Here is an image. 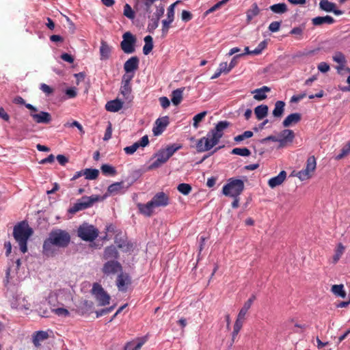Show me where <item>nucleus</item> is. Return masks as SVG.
Here are the masks:
<instances>
[{"label": "nucleus", "instance_id": "1", "mask_svg": "<svg viewBox=\"0 0 350 350\" xmlns=\"http://www.w3.org/2000/svg\"><path fill=\"white\" fill-rule=\"evenodd\" d=\"M70 235L66 230L55 229L50 232L43 243L42 252L46 256H54L57 254L56 247L65 248L70 242Z\"/></svg>", "mask_w": 350, "mask_h": 350}, {"label": "nucleus", "instance_id": "2", "mask_svg": "<svg viewBox=\"0 0 350 350\" xmlns=\"http://www.w3.org/2000/svg\"><path fill=\"white\" fill-rule=\"evenodd\" d=\"M230 123L226 120L219 122L215 127L211 129L206 137L200 138L197 144L196 148L200 152L210 150L216 146L224 135V131L230 126Z\"/></svg>", "mask_w": 350, "mask_h": 350}, {"label": "nucleus", "instance_id": "3", "mask_svg": "<svg viewBox=\"0 0 350 350\" xmlns=\"http://www.w3.org/2000/svg\"><path fill=\"white\" fill-rule=\"evenodd\" d=\"M170 204L169 196L161 191L157 193L152 200L146 204H138L137 206L140 213L146 217L153 214L154 209L157 207H165Z\"/></svg>", "mask_w": 350, "mask_h": 350}, {"label": "nucleus", "instance_id": "4", "mask_svg": "<svg viewBox=\"0 0 350 350\" xmlns=\"http://www.w3.org/2000/svg\"><path fill=\"white\" fill-rule=\"evenodd\" d=\"M33 234V230L29 227L28 223L23 221L14 226L13 236L18 243L21 251L25 254L27 252V241Z\"/></svg>", "mask_w": 350, "mask_h": 350}, {"label": "nucleus", "instance_id": "5", "mask_svg": "<svg viewBox=\"0 0 350 350\" xmlns=\"http://www.w3.org/2000/svg\"><path fill=\"white\" fill-rule=\"evenodd\" d=\"M182 148L181 145L173 144L166 148L160 150L155 155L157 159L150 165V168H157L166 163L168 159L178 150Z\"/></svg>", "mask_w": 350, "mask_h": 350}, {"label": "nucleus", "instance_id": "6", "mask_svg": "<svg viewBox=\"0 0 350 350\" xmlns=\"http://www.w3.org/2000/svg\"><path fill=\"white\" fill-rule=\"evenodd\" d=\"M244 189V182L238 178H230L223 187L222 193L226 196L239 197Z\"/></svg>", "mask_w": 350, "mask_h": 350}, {"label": "nucleus", "instance_id": "7", "mask_svg": "<svg viewBox=\"0 0 350 350\" xmlns=\"http://www.w3.org/2000/svg\"><path fill=\"white\" fill-rule=\"evenodd\" d=\"M98 230L93 225L83 223L77 230V235L85 241H93L98 236Z\"/></svg>", "mask_w": 350, "mask_h": 350}, {"label": "nucleus", "instance_id": "8", "mask_svg": "<svg viewBox=\"0 0 350 350\" xmlns=\"http://www.w3.org/2000/svg\"><path fill=\"white\" fill-rule=\"evenodd\" d=\"M98 196H83L79 199L77 202L68 209V213L75 214L77 212L85 210L93 205V204L98 200Z\"/></svg>", "mask_w": 350, "mask_h": 350}, {"label": "nucleus", "instance_id": "9", "mask_svg": "<svg viewBox=\"0 0 350 350\" xmlns=\"http://www.w3.org/2000/svg\"><path fill=\"white\" fill-rule=\"evenodd\" d=\"M92 293L98 301V306H105L109 304L111 297L100 284L94 283L92 288Z\"/></svg>", "mask_w": 350, "mask_h": 350}, {"label": "nucleus", "instance_id": "10", "mask_svg": "<svg viewBox=\"0 0 350 350\" xmlns=\"http://www.w3.org/2000/svg\"><path fill=\"white\" fill-rule=\"evenodd\" d=\"M317 167V161L314 156L309 157L306 161L305 169L298 172L297 176L301 180L310 178L314 172Z\"/></svg>", "mask_w": 350, "mask_h": 350}, {"label": "nucleus", "instance_id": "11", "mask_svg": "<svg viewBox=\"0 0 350 350\" xmlns=\"http://www.w3.org/2000/svg\"><path fill=\"white\" fill-rule=\"evenodd\" d=\"M137 39L130 31L125 32L122 36V41L120 43L121 49L126 54H131L135 51Z\"/></svg>", "mask_w": 350, "mask_h": 350}, {"label": "nucleus", "instance_id": "12", "mask_svg": "<svg viewBox=\"0 0 350 350\" xmlns=\"http://www.w3.org/2000/svg\"><path fill=\"white\" fill-rule=\"evenodd\" d=\"M133 75H129L128 74L124 75L120 90L123 98L129 101L131 100L133 98L131 95L132 88L131 85V81L133 79Z\"/></svg>", "mask_w": 350, "mask_h": 350}, {"label": "nucleus", "instance_id": "13", "mask_svg": "<svg viewBox=\"0 0 350 350\" xmlns=\"http://www.w3.org/2000/svg\"><path fill=\"white\" fill-rule=\"evenodd\" d=\"M36 112L32 111L30 112V116L36 123L47 124L52 121V116L49 112L43 111H40L39 113Z\"/></svg>", "mask_w": 350, "mask_h": 350}, {"label": "nucleus", "instance_id": "14", "mask_svg": "<svg viewBox=\"0 0 350 350\" xmlns=\"http://www.w3.org/2000/svg\"><path fill=\"white\" fill-rule=\"evenodd\" d=\"M11 306L20 311H26L30 309L31 304L25 297L17 296L12 300Z\"/></svg>", "mask_w": 350, "mask_h": 350}, {"label": "nucleus", "instance_id": "15", "mask_svg": "<svg viewBox=\"0 0 350 350\" xmlns=\"http://www.w3.org/2000/svg\"><path fill=\"white\" fill-rule=\"evenodd\" d=\"M102 271L106 275L115 274L122 271V265L117 260H109L104 264Z\"/></svg>", "mask_w": 350, "mask_h": 350}, {"label": "nucleus", "instance_id": "16", "mask_svg": "<svg viewBox=\"0 0 350 350\" xmlns=\"http://www.w3.org/2000/svg\"><path fill=\"white\" fill-rule=\"evenodd\" d=\"M169 123L168 116H163L157 119L152 129L154 135H160L165 131Z\"/></svg>", "mask_w": 350, "mask_h": 350}, {"label": "nucleus", "instance_id": "17", "mask_svg": "<svg viewBox=\"0 0 350 350\" xmlns=\"http://www.w3.org/2000/svg\"><path fill=\"white\" fill-rule=\"evenodd\" d=\"M332 59L334 62L338 64L335 68L336 69L338 74L341 75L342 71L345 68V66L347 65V60L345 55L340 51H337L332 56Z\"/></svg>", "mask_w": 350, "mask_h": 350}, {"label": "nucleus", "instance_id": "18", "mask_svg": "<svg viewBox=\"0 0 350 350\" xmlns=\"http://www.w3.org/2000/svg\"><path fill=\"white\" fill-rule=\"evenodd\" d=\"M295 138L294 132L290 129L283 130L279 137L280 146L283 147L287 142H292Z\"/></svg>", "mask_w": 350, "mask_h": 350}, {"label": "nucleus", "instance_id": "19", "mask_svg": "<svg viewBox=\"0 0 350 350\" xmlns=\"http://www.w3.org/2000/svg\"><path fill=\"white\" fill-rule=\"evenodd\" d=\"M139 59L137 56H133L126 60L124 64V69L126 73L133 72L138 69Z\"/></svg>", "mask_w": 350, "mask_h": 350}, {"label": "nucleus", "instance_id": "20", "mask_svg": "<svg viewBox=\"0 0 350 350\" xmlns=\"http://www.w3.org/2000/svg\"><path fill=\"white\" fill-rule=\"evenodd\" d=\"M116 282L119 291H126L131 280L128 274L122 273L118 275Z\"/></svg>", "mask_w": 350, "mask_h": 350}, {"label": "nucleus", "instance_id": "21", "mask_svg": "<svg viewBox=\"0 0 350 350\" xmlns=\"http://www.w3.org/2000/svg\"><path fill=\"white\" fill-rule=\"evenodd\" d=\"M123 101L116 98L108 101L105 105V109L110 112H118L123 107Z\"/></svg>", "mask_w": 350, "mask_h": 350}, {"label": "nucleus", "instance_id": "22", "mask_svg": "<svg viewBox=\"0 0 350 350\" xmlns=\"http://www.w3.org/2000/svg\"><path fill=\"white\" fill-rule=\"evenodd\" d=\"M286 178V172L284 170L281 171L279 174L270 178L268 181V185L271 188H275L280 185Z\"/></svg>", "mask_w": 350, "mask_h": 350}, {"label": "nucleus", "instance_id": "23", "mask_svg": "<svg viewBox=\"0 0 350 350\" xmlns=\"http://www.w3.org/2000/svg\"><path fill=\"white\" fill-rule=\"evenodd\" d=\"M146 342V338H138L136 340L129 342L125 345V350H140Z\"/></svg>", "mask_w": 350, "mask_h": 350}, {"label": "nucleus", "instance_id": "24", "mask_svg": "<svg viewBox=\"0 0 350 350\" xmlns=\"http://www.w3.org/2000/svg\"><path fill=\"white\" fill-rule=\"evenodd\" d=\"M335 23V20L330 16H317L312 19V23L314 26H320L323 24L332 25Z\"/></svg>", "mask_w": 350, "mask_h": 350}, {"label": "nucleus", "instance_id": "25", "mask_svg": "<svg viewBox=\"0 0 350 350\" xmlns=\"http://www.w3.org/2000/svg\"><path fill=\"white\" fill-rule=\"evenodd\" d=\"M271 91L270 88L267 86H262L260 88L256 89L252 92V94H254V98L256 100H262L267 98V92H269Z\"/></svg>", "mask_w": 350, "mask_h": 350}, {"label": "nucleus", "instance_id": "26", "mask_svg": "<svg viewBox=\"0 0 350 350\" xmlns=\"http://www.w3.org/2000/svg\"><path fill=\"white\" fill-rule=\"evenodd\" d=\"M301 119V116L299 113H294L288 115L283 121L284 127H288L293 124H297Z\"/></svg>", "mask_w": 350, "mask_h": 350}, {"label": "nucleus", "instance_id": "27", "mask_svg": "<svg viewBox=\"0 0 350 350\" xmlns=\"http://www.w3.org/2000/svg\"><path fill=\"white\" fill-rule=\"evenodd\" d=\"M118 252L116 247L114 245H110L105 249L103 253V258L105 260L108 259H117L118 258Z\"/></svg>", "mask_w": 350, "mask_h": 350}, {"label": "nucleus", "instance_id": "28", "mask_svg": "<svg viewBox=\"0 0 350 350\" xmlns=\"http://www.w3.org/2000/svg\"><path fill=\"white\" fill-rule=\"evenodd\" d=\"M124 182H117L108 187L107 192L111 195H116L121 192H124Z\"/></svg>", "mask_w": 350, "mask_h": 350}, {"label": "nucleus", "instance_id": "29", "mask_svg": "<svg viewBox=\"0 0 350 350\" xmlns=\"http://www.w3.org/2000/svg\"><path fill=\"white\" fill-rule=\"evenodd\" d=\"M285 103L282 100H278L275 103V107L273 110V116L275 118H280L284 111Z\"/></svg>", "mask_w": 350, "mask_h": 350}, {"label": "nucleus", "instance_id": "30", "mask_svg": "<svg viewBox=\"0 0 350 350\" xmlns=\"http://www.w3.org/2000/svg\"><path fill=\"white\" fill-rule=\"evenodd\" d=\"M269 108L266 105H260L254 109V113L258 120H262L267 116Z\"/></svg>", "mask_w": 350, "mask_h": 350}, {"label": "nucleus", "instance_id": "31", "mask_svg": "<svg viewBox=\"0 0 350 350\" xmlns=\"http://www.w3.org/2000/svg\"><path fill=\"white\" fill-rule=\"evenodd\" d=\"M269 10L275 14H282L288 11V8L286 3H280L269 6Z\"/></svg>", "mask_w": 350, "mask_h": 350}, {"label": "nucleus", "instance_id": "32", "mask_svg": "<svg viewBox=\"0 0 350 350\" xmlns=\"http://www.w3.org/2000/svg\"><path fill=\"white\" fill-rule=\"evenodd\" d=\"M100 53L101 59H107L110 56L111 48L108 45V44L105 41L101 42V45L100 47Z\"/></svg>", "mask_w": 350, "mask_h": 350}, {"label": "nucleus", "instance_id": "33", "mask_svg": "<svg viewBox=\"0 0 350 350\" xmlns=\"http://www.w3.org/2000/svg\"><path fill=\"white\" fill-rule=\"evenodd\" d=\"M48 337V333L44 331L37 332L33 336V342L36 347H39L40 345V342L46 340Z\"/></svg>", "mask_w": 350, "mask_h": 350}, {"label": "nucleus", "instance_id": "34", "mask_svg": "<svg viewBox=\"0 0 350 350\" xmlns=\"http://www.w3.org/2000/svg\"><path fill=\"white\" fill-rule=\"evenodd\" d=\"M183 89L178 88L174 90L172 93V102L174 105H178L183 100Z\"/></svg>", "mask_w": 350, "mask_h": 350}, {"label": "nucleus", "instance_id": "35", "mask_svg": "<svg viewBox=\"0 0 350 350\" xmlns=\"http://www.w3.org/2000/svg\"><path fill=\"white\" fill-rule=\"evenodd\" d=\"M145 45L143 47L144 55H148L153 49L152 38L150 36H146L144 38Z\"/></svg>", "mask_w": 350, "mask_h": 350}, {"label": "nucleus", "instance_id": "36", "mask_svg": "<svg viewBox=\"0 0 350 350\" xmlns=\"http://www.w3.org/2000/svg\"><path fill=\"white\" fill-rule=\"evenodd\" d=\"M336 7V4L329 1L328 0H321L319 3V8L325 12H331L334 8Z\"/></svg>", "mask_w": 350, "mask_h": 350}, {"label": "nucleus", "instance_id": "37", "mask_svg": "<svg viewBox=\"0 0 350 350\" xmlns=\"http://www.w3.org/2000/svg\"><path fill=\"white\" fill-rule=\"evenodd\" d=\"M345 246L341 243L337 245L336 249L335 250V254L332 258V262L334 264L337 263L338 261L340 260V258H341L342 255L345 252Z\"/></svg>", "mask_w": 350, "mask_h": 350}, {"label": "nucleus", "instance_id": "38", "mask_svg": "<svg viewBox=\"0 0 350 350\" xmlns=\"http://www.w3.org/2000/svg\"><path fill=\"white\" fill-rule=\"evenodd\" d=\"M260 12V10L256 3H253L251 8L247 12V23H250L254 17L257 16Z\"/></svg>", "mask_w": 350, "mask_h": 350}, {"label": "nucleus", "instance_id": "39", "mask_svg": "<svg viewBox=\"0 0 350 350\" xmlns=\"http://www.w3.org/2000/svg\"><path fill=\"white\" fill-rule=\"evenodd\" d=\"M98 174L99 172L96 169L88 168L83 170V176L88 180H95L98 176Z\"/></svg>", "mask_w": 350, "mask_h": 350}, {"label": "nucleus", "instance_id": "40", "mask_svg": "<svg viewBox=\"0 0 350 350\" xmlns=\"http://www.w3.org/2000/svg\"><path fill=\"white\" fill-rule=\"evenodd\" d=\"M13 103L18 105H25V107L32 111H38V109L31 104L25 103V100L20 96H16L13 99Z\"/></svg>", "mask_w": 350, "mask_h": 350}, {"label": "nucleus", "instance_id": "41", "mask_svg": "<svg viewBox=\"0 0 350 350\" xmlns=\"http://www.w3.org/2000/svg\"><path fill=\"white\" fill-rule=\"evenodd\" d=\"M332 291L334 295L339 296L342 298H345L346 297V292L344 290V286L342 284L333 285L332 286Z\"/></svg>", "mask_w": 350, "mask_h": 350}, {"label": "nucleus", "instance_id": "42", "mask_svg": "<svg viewBox=\"0 0 350 350\" xmlns=\"http://www.w3.org/2000/svg\"><path fill=\"white\" fill-rule=\"evenodd\" d=\"M117 243L118 247L122 249L124 252H129L133 250V244L131 242H127L124 240H120V241H116Z\"/></svg>", "mask_w": 350, "mask_h": 350}, {"label": "nucleus", "instance_id": "43", "mask_svg": "<svg viewBox=\"0 0 350 350\" xmlns=\"http://www.w3.org/2000/svg\"><path fill=\"white\" fill-rule=\"evenodd\" d=\"M350 154V140L342 148L340 152L336 156V160H341Z\"/></svg>", "mask_w": 350, "mask_h": 350}, {"label": "nucleus", "instance_id": "44", "mask_svg": "<svg viewBox=\"0 0 350 350\" xmlns=\"http://www.w3.org/2000/svg\"><path fill=\"white\" fill-rule=\"evenodd\" d=\"M177 190L183 195H188L191 193L192 187L189 184L180 183L177 187Z\"/></svg>", "mask_w": 350, "mask_h": 350}, {"label": "nucleus", "instance_id": "45", "mask_svg": "<svg viewBox=\"0 0 350 350\" xmlns=\"http://www.w3.org/2000/svg\"><path fill=\"white\" fill-rule=\"evenodd\" d=\"M124 16L128 18L130 20H133L135 17V14L134 10L132 9L131 5L128 3H126L124 6Z\"/></svg>", "mask_w": 350, "mask_h": 350}, {"label": "nucleus", "instance_id": "46", "mask_svg": "<svg viewBox=\"0 0 350 350\" xmlns=\"http://www.w3.org/2000/svg\"><path fill=\"white\" fill-rule=\"evenodd\" d=\"M232 154L243 157H248L251 154V152L247 148H235L232 149Z\"/></svg>", "mask_w": 350, "mask_h": 350}, {"label": "nucleus", "instance_id": "47", "mask_svg": "<svg viewBox=\"0 0 350 350\" xmlns=\"http://www.w3.org/2000/svg\"><path fill=\"white\" fill-rule=\"evenodd\" d=\"M173 22V21L169 19H165L162 21V29H161V37L165 38L168 33L169 29L170 28V25Z\"/></svg>", "mask_w": 350, "mask_h": 350}, {"label": "nucleus", "instance_id": "48", "mask_svg": "<svg viewBox=\"0 0 350 350\" xmlns=\"http://www.w3.org/2000/svg\"><path fill=\"white\" fill-rule=\"evenodd\" d=\"M180 3H181V1L178 0L168 7L167 10V19L174 21V14H175V13H174L175 6L177 4Z\"/></svg>", "mask_w": 350, "mask_h": 350}, {"label": "nucleus", "instance_id": "49", "mask_svg": "<svg viewBox=\"0 0 350 350\" xmlns=\"http://www.w3.org/2000/svg\"><path fill=\"white\" fill-rule=\"evenodd\" d=\"M251 306H252L250 305V301H245L243 304V306L239 310L237 317L244 320L245 318V315H246L247 311L251 308Z\"/></svg>", "mask_w": 350, "mask_h": 350}, {"label": "nucleus", "instance_id": "50", "mask_svg": "<svg viewBox=\"0 0 350 350\" xmlns=\"http://www.w3.org/2000/svg\"><path fill=\"white\" fill-rule=\"evenodd\" d=\"M101 171L105 175L114 176L116 174L115 168L107 164H104L101 166Z\"/></svg>", "mask_w": 350, "mask_h": 350}, {"label": "nucleus", "instance_id": "51", "mask_svg": "<svg viewBox=\"0 0 350 350\" xmlns=\"http://www.w3.org/2000/svg\"><path fill=\"white\" fill-rule=\"evenodd\" d=\"M253 132L250 131H246L241 135L234 137V140L236 142H240L245 139L250 138L253 136Z\"/></svg>", "mask_w": 350, "mask_h": 350}, {"label": "nucleus", "instance_id": "52", "mask_svg": "<svg viewBox=\"0 0 350 350\" xmlns=\"http://www.w3.org/2000/svg\"><path fill=\"white\" fill-rule=\"evenodd\" d=\"M51 312H54L56 315L59 317H68L70 315V312L64 308H52Z\"/></svg>", "mask_w": 350, "mask_h": 350}, {"label": "nucleus", "instance_id": "53", "mask_svg": "<svg viewBox=\"0 0 350 350\" xmlns=\"http://www.w3.org/2000/svg\"><path fill=\"white\" fill-rule=\"evenodd\" d=\"M206 111H202L201 113H199L198 114H196L193 118V126L195 128H198V124L203 120V118L206 116Z\"/></svg>", "mask_w": 350, "mask_h": 350}, {"label": "nucleus", "instance_id": "54", "mask_svg": "<svg viewBox=\"0 0 350 350\" xmlns=\"http://www.w3.org/2000/svg\"><path fill=\"white\" fill-rule=\"evenodd\" d=\"M267 46V42L266 40L260 42L258 46L255 49L252 50L253 55H257L260 54Z\"/></svg>", "mask_w": 350, "mask_h": 350}, {"label": "nucleus", "instance_id": "55", "mask_svg": "<svg viewBox=\"0 0 350 350\" xmlns=\"http://www.w3.org/2000/svg\"><path fill=\"white\" fill-rule=\"evenodd\" d=\"M159 21V20L158 18L153 17L148 25V31L152 33L158 27Z\"/></svg>", "mask_w": 350, "mask_h": 350}, {"label": "nucleus", "instance_id": "56", "mask_svg": "<svg viewBox=\"0 0 350 350\" xmlns=\"http://www.w3.org/2000/svg\"><path fill=\"white\" fill-rule=\"evenodd\" d=\"M64 126L65 127H74V126H76V128H77L79 129V131H80L81 135L84 134V133H85L82 125L79 122H77L76 120H74L71 123L66 122L64 124Z\"/></svg>", "mask_w": 350, "mask_h": 350}, {"label": "nucleus", "instance_id": "57", "mask_svg": "<svg viewBox=\"0 0 350 350\" xmlns=\"http://www.w3.org/2000/svg\"><path fill=\"white\" fill-rule=\"evenodd\" d=\"M139 148V146L136 142L133 145L125 147L124 150L127 154H133Z\"/></svg>", "mask_w": 350, "mask_h": 350}, {"label": "nucleus", "instance_id": "58", "mask_svg": "<svg viewBox=\"0 0 350 350\" xmlns=\"http://www.w3.org/2000/svg\"><path fill=\"white\" fill-rule=\"evenodd\" d=\"M165 11V8L163 4H160L157 7V10L154 14V18H158L160 20V18L163 16Z\"/></svg>", "mask_w": 350, "mask_h": 350}, {"label": "nucleus", "instance_id": "59", "mask_svg": "<svg viewBox=\"0 0 350 350\" xmlns=\"http://www.w3.org/2000/svg\"><path fill=\"white\" fill-rule=\"evenodd\" d=\"M289 33L297 36V38L300 40L302 38L303 29L300 27H294L291 30Z\"/></svg>", "mask_w": 350, "mask_h": 350}, {"label": "nucleus", "instance_id": "60", "mask_svg": "<svg viewBox=\"0 0 350 350\" xmlns=\"http://www.w3.org/2000/svg\"><path fill=\"white\" fill-rule=\"evenodd\" d=\"M281 25V22L273 21L269 25V30L271 32H277L279 31Z\"/></svg>", "mask_w": 350, "mask_h": 350}, {"label": "nucleus", "instance_id": "61", "mask_svg": "<svg viewBox=\"0 0 350 350\" xmlns=\"http://www.w3.org/2000/svg\"><path fill=\"white\" fill-rule=\"evenodd\" d=\"M40 89L47 96L53 93V89L45 83H41Z\"/></svg>", "mask_w": 350, "mask_h": 350}, {"label": "nucleus", "instance_id": "62", "mask_svg": "<svg viewBox=\"0 0 350 350\" xmlns=\"http://www.w3.org/2000/svg\"><path fill=\"white\" fill-rule=\"evenodd\" d=\"M243 319L237 317V319L233 327V331L239 332L243 327Z\"/></svg>", "mask_w": 350, "mask_h": 350}, {"label": "nucleus", "instance_id": "63", "mask_svg": "<svg viewBox=\"0 0 350 350\" xmlns=\"http://www.w3.org/2000/svg\"><path fill=\"white\" fill-rule=\"evenodd\" d=\"M317 68L320 72L325 73L329 70L330 67L327 63L322 62L319 64Z\"/></svg>", "mask_w": 350, "mask_h": 350}, {"label": "nucleus", "instance_id": "64", "mask_svg": "<svg viewBox=\"0 0 350 350\" xmlns=\"http://www.w3.org/2000/svg\"><path fill=\"white\" fill-rule=\"evenodd\" d=\"M181 18L185 22H188L192 19V14L187 10H183L181 14Z\"/></svg>", "mask_w": 350, "mask_h": 350}]
</instances>
